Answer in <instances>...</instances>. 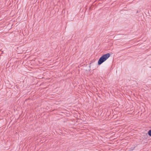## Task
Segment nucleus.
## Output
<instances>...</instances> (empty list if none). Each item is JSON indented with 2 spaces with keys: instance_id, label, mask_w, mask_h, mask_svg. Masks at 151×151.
Wrapping results in <instances>:
<instances>
[{
  "instance_id": "obj_2",
  "label": "nucleus",
  "mask_w": 151,
  "mask_h": 151,
  "mask_svg": "<svg viewBox=\"0 0 151 151\" xmlns=\"http://www.w3.org/2000/svg\"><path fill=\"white\" fill-rule=\"evenodd\" d=\"M148 135L151 137V129L149 130L148 132Z\"/></svg>"
},
{
  "instance_id": "obj_1",
  "label": "nucleus",
  "mask_w": 151,
  "mask_h": 151,
  "mask_svg": "<svg viewBox=\"0 0 151 151\" xmlns=\"http://www.w3.org/2000/svg\"><path fill=\"white\" fill-rule=\"evenodd\" d=\"M110 55L109 53H108L102 56L99 59L98 64L99 65H100L104 62L109 57Z\"/></svg>"
}]
</instances>
